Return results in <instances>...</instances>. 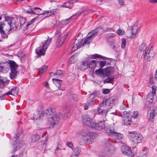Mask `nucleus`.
Returning <instances> with one entry per match:
<instances>
[{
	"instance_id": "nucleus-46",
	"label": "nucleus",
	"mask_w": 157,
	"mask_h": 157,
	"mask_svg": "<svg viewBox=\"0 0 157 157\" xmlns=\"http://www.w3.org/2000/svg\"><path fill=\"white\" fill-rule=\"evenodd\" d=\"M112 68L110 67H108L105 69V72L106 75H109L111 71Z\"/></svg>"
},
{
	"instance_id": "nucleus-50",
	"label": "nucleus",
	"mask_w": 157,
	"mask_h": 157,
	"mask_svg": "<svg viewBox=\"0 0 157 157\" xmlns=\"http://www.w3.org/2000/svg\"><path fill=\"white\" fill-rule=\"evenodd\" d=\"M81 151L80 149L78 147H76L74 150L73 153L78 155L79 154Z\"/></svg>"
},
{
	"instance_id": "nucleus-56",
	"label": "nucleus",
	"mask_w": 157,
	"mask_h": 157,
	"mask_svg": "<svg viewBox=\"0 0 157 157\" xmlns=\"http://www.w3.org/2000/svg\"><path fill=\"white\" fill-rule=\"evenodd\" d=\"M110 89H103L102 90V93L105 94H106L110 91Z\"/></svg>"
},
{
	"instance_id": "nucleus-17",
	"label": "nucleus",
	"mask_w": 157,
	"mask_h": 157,
	"mask_svg": "<svg viewBox=\"0 0 157 157\" xmlns=\"http://www.w3.org/2000/svg\"><path fill=\"white\" fill-rule=\"evenodd\" d=\"M59 10L57 9H53L49 11H44L42 13L43 15H46L45 16L46 17H49L51 15H55L58 13Z\"/></svg>"
},
{
	"instance_id": "nucleus-6",
	"label": "nucleus",
	"mask_w": 157,
	"mask_h": 157,
	"mask_svg": "<svg viewBox=\"0 0 157 157\" xmlns=\"http://www.w3.org/2000/svg\"><path fill=\"white\" fill-rule=\"evenodd\" d=\"M129 138L133 142L137 144L142 142L143 137L140 133L136 132H133L130 133Z\"/></svg>"
},
{
	"instance_id": "nucleus-49",
	"label": "nucleus",
	"mask_w": 157,
	"mask_h": 157,
	"mask_svg": "<svg viewBox=\"0 0 157 157\" xmlns=\"http://www.w3.org/2000/svg\"><path fill=\"white\" fill-rule=\"evenodd\" d=\"M95 73V74H96L98 75H102L103 74V70L100 68L96 70Z\"/></svg>"
},
{
	"instance_id": "nucleus-55",
	"label": "nucleus",
	"mask_w": 157,
	"mask_h": 157,
	"mask_svg": "<svg viewBox=\"0 0 157 157\" xmlns=\"http://www.w3.org/2000/svg\"><path fill=\"white\" fill-rule=\"evenodd\" d=\"M67 146L72 149L74 148V146L73 144L71 142H67L66 143Z\"/></svg>"
},
{
	"instance_id": "nucleus-51",
	"label": "nucleus",
	"mask_w": 157,
	"mask_h": 157,
	"mask_svg": "<svg viewBox=\"0 0 157 157\" xmlns=\"http://www.w3.org/2000/svg\"><path fill=\"white\" fill-rule=\"evenodd\" d=\"M112 148H113V147L111 146L109 144H107L105 147V150L106 151L109 152Z\"/></svg>"
},
{
	"instance_id": "nucleus-2",
	"label": "nucleus",
	"mask_w": 157,
	"mask_h": 157,
	"mask_svg": "<svg viewBox=\"0 0 157 157\" xmlns=\"http://www.w3.org/2000/svg\"><path fill=\"white\" fill-rule=\"evenodd\" d=\"M51 41L52 39L50 38L48 39L45 42L42 43V47H39L35 50L36 53L37 55L41 56H44L45 54V51Z\"/></svg>"
},
{
	"instance_id": "nucleus-47",
	"label": "nucleus",
	"mask_w": 157,
	"mask_h": 157,
	"mask_svg": "<svg viewBox=\"0 0 157 157\" xmlns=\"http://www.w3.org/2000/svg\"><path fill=\"white\" fill-rule=\"evenodd\" d=\"M47 69V67L46 66H43L41 67L39 71L40 74H41V75L43 73L46 71Z\"/></svg>"
},
{
	"instance_id": "nucleus-30",
	"label": "nucleus",
	"mask_w": 157,
	"mask_h": 157,
	"mask_svg": "<svg viewBox=\"0 0 157 157\" xmlns=\"http://www.w3.org/2000/svg\"><path fill=\"white\" fill-rule=\"evenodd\" d=\"M7 64L5 63H0V71L3 73H5L6 69V66Z\"/></svg>"
},
{
	"instance_id": "nucleus-27",
	"label": "nucleus",
	"mask_w": 157,
	"mask_h": 157,
	"mask_svg": "<svg viewBox=\"0 0 157 157\" xmlns=\"http://www.w3.org/2000/svg\"><path fill=\"white\" fill-rule=\"evenodd\" d=\"M132 122V120L131 117H129L127 118L122 119V123L125 125H130Z\"/></svg>"
},
{
	"instance_id": "nucleus-15",
	"label": "nucleus",
	"mask_w": 157,
	"mask_h": 157,
	"mask_svg": "<svg viewBox=\"0 0 157 157\" xmlns=\"http://www.w3.org/2000/svg\"><path fill=\"white\" fill-rule=\"evenodd\" d=\"M4 16L5 21L8 22V23L10 27V29L8 31V32H10L14 28L13 22L15 18L13 17L6 16V14H4Z\"/></svg>"
},
{
	"instance_id": "nucleus-3",
	"label": "nucleus",
	"mask_w": 157,
	"mask_h": 157,
	"mask_svg": "<svg viewBox=\"0 0 157 157\" xmlns=\"http://www.w3.org/2000/svg\"><path fill=\"white\" fill-rule=\"evenodd\" d=\"M8 63L9 65L11 71L10 75L11 79H13L15 78L17 76V73H18V71L17 70L18 66L15 62L11 60H9Z\"/></svg>"
},
{
	"instance_id": "nucleus-1",
	"label": "nucleus",
	"mask_w": 157,
	"mask_h": 157,
	"mask_svg": "<svg viewBox=\"0 0 157 157\" xmlns=\"http://www.w3.org/2000/svg\"><path fill=\"white\" fill-rule=\"evenodd\" d=\"M106 133L115 139L120 140L123 138V135L116 132L113 127L107 126L105 129Z\"/></svg>"
},
{
	"instance_id": "nucleus-5",
	"label": "nucleus",
	"mask_w": 157,
	"mask_h": 157,
	"mask_svg": "<svg viewBox=\"0 0 157 157\" xmlns=\"http://www.w3.org/2000/svg\"><path fill=\"white\" fill-rule=\"evenodd\" d=\"M100 30H102V29L100 27H98L89 32V36L84 40L83 44H89L94 37L97 35L98 33L99 32Z\"/></svg>"
},
{
	"instance_id": "nucleus-9",
	"label": "nucleus",
	"mask_w": 157,
	"mask_h": 157,
	"mask_svg": "<svg viewBox=\"0 0 157 157\" xmlns=\"http://www.w3.org/2000/svg\"><path fill=\"white\" fill-rule=\"evenodd\" d=\"M82 121L84 124L93 128L95 125V123L92 118L89 117L88 116H83L82 117Z\"/></svg>"
},
{
	"instance_id": "nucleus-21",
	"label": "nucleus",
	"mask_w": 157,
	"mask_h": 157,
	"mask_svg": "<svg viewBox=\"0 0 157 157\" xmlns=\"http://www.w3.org/2000/svg\"><path fill=\"white\" fill-rule=\"evenodd\" d=\"M5 25L4 23L0 24V33L2 37L3 38H7L8 33H6L3 30V27Z\"/></svg>"
},
{
	"instance_id": "nucleus-58",
	"label": "nucleus",
	"mask_w": 157,
	"mask_h": 157,
	"mask_svg": "<svg viewBox=\"0 0 157 157\" xmlns=\"http://www.w3.org/2000/svg\"><path fill=\"white\" fill-rule=\"evenodd\" d=\"M12 90H13L11 91V94H12V92L14 94L17 93H18V90L17 88L16 87H14L13 88H12L11 89L10 91H12Z\"/></svg>"
},
{
	"instance_id": "nucleus-12",
	"label": "nucleus",
	"mask_w": 157,
	"mask_h": 157,
	"mask_svg": "<svg viewBox=\"0 0 157 157\" xmlns=\"http://www.w3.org/2000/svg\"><path fill=\"white\" fill-rule=\"evenodd\" d=\"M73 42L74 41V45L73 47L72 50L74 51H76L78 48H80L81 46L84 44H83V40L82 39H80L77 40L76 39L73 40Z\"/></svg>"
},
{
	"instance_id": "nucleus-44",
	"label": "nucleus",
	"mask_w": 157,
	"mask_h": 157,
	"mask_svg": "<svg viewBox=\"0 0 157 157\" xmlns=\"http://www.w3.org/2000/svg\"><path fill=\"white\" fill-rule=\"evenodd\" d=\"M90 11V10L87 9L86 10H84L81 11L79 13H77V14H78V16H79V15H80L82 13V14L83 15H85L87 14Z\"/></svg>"
},
{
	"instance_id": "nucleus-39",
	"label": "nucleus",
	"mask_w": 157,
	"mask_h": 157,
	"mask_svg": "<svg viewBox=\"0 0 157 157\" xmlns=\"http://www.w3.org/2000/svg\"><path fill=\"white\" fill-rule=\"evenodd\" d=\"M12 90V91H9L6 93L5 94L2 95L0 97V98L1 99L5 100L6 98V96L8 95H13L12 94H11V91L13 90Z\"/></svg>"
},
{
	"instance_id": "nucleus-24",
	"label": "nucleus",
	"mask_w": 157,
	"mask_h": 157,
	"mask_svg": "<svg viewBox=\"0 0 157 157\" xmlns=\"http://www.w3.org/2000/svg\"><path fill=\"white\" fill-rule=\"evenodd\" d=\"M78 54L76 53L72 56L70 58L69 61L71 64H72L76 62L78 60Z\"/></svg>"
},
{
	"instance_id": "nucleus-45",
	"label": "nucleus",
	"mask_w": 157,
	"mask_h": 157,
	"mask_svg": "<svg viewBox=\"0 0 157 157\" xmlns=\"http://www.w3.org/2000/svg\"><path fill=\"white\" fill-rule=\"evenodd\" d=\"M74 15L73 16H72L71 17H70V18L67 19L65 20H64L63 21V22L66 25H67V24H68L70 22V20H74V19H75L76 18H73Z\"/></svg>"
},
{
	"instance_id": "nucleus-13",
	"label": "nucleus",
	"mask_w": 157,
	"mask_h": 157,
	"mask_svg": "<svg viewBox=\"0 0 157 157\" xmlns=\"http://www.w3.org/2000/svg\"><path fill=\"white\" fill-rule=\"evenodd\" d=\"M121 150L122 153L125 155L131 157L134 155V154L132 152L131 149L126 145L122 146L121 147Z\"/></svg>"
},
{
	"instance_id": "nucleus-48",
	"label": "nucleus",
	"mask_w": 157,
	"mask_h": 157,
	"mask_svg": "<svg viewBox=\"0 0 157 157\" xmlns=\"http://www.w3.org/2000/svg\"><path fill=\"white\" fill-rule=\"evenodd\" d=\"M106 62L105 61H98L97 62V63H99V67L101 68L105 66Z\"/></svg>"
},
{
	"instance_id": "nucleus-28",
	"label": "nucleus",
	"mask_w": 157,
	"mask_h": 157,
	"mask_svg": "<svg viewBox=\"0 0 157 157\" xmlns=\"http://www.w3.org/2000/svg\"><path fill=\"white\" fill-rule=\"evenodd\" d=\"M55 111L56 110L55 109L52 108H49L45 110L44 113L47 116H49L53 114V113L55 112Z\"/></svg>"
},
{
	"instance_id": "nucleus-41",
	"label": "nucleus",
	"mask_w": 157,
	"mask_h": 157,
	"mask_svg": "<svg viewBox=\"0 0 157 157\" xmlns=\"http://www.w3.org/2000/svg\"><path fill=\"white\" fill-rule=\"evenodd\" d=\"M43 115L41 113L39 112L37 115H35L34 117V119L36 120L40 119L43 116Z\"/></svg>"
},
{
	"instance_id": "nucleus-33",
	"label": "nucleus",
	"mask_w": 157,
	"mask_h": 157,
	"mask_svg": "<svg viewBox=\"0 0 157 157\" xmlns=\"http://www.w3.org/2000/svg\"><path fill=\"white\" fill-rule=\"evenodd\" d=\"M94 102L93 101H91L89 99L88 100L87 103H86L84 106V109L86 110L88 109V106L90 105H94Z\"/></svg>"
},
{
	"instance_id": "nucleus-62",
	"label": "nucleus",
	"mask_w": 157,
	"mask_h": 157,
	"mask_svg": "<svg viewBox=\"0 0 157 157\" xmlns=\"http://www.w3.org/2000/svg\"><path fill=\"white\" fill-rule=\"evenodd\" d=\"M106 101H107V99H104L103 100V101L100 104H99L100 106V107H102L105 103Z\"/></svg>"
},
{
	"instance_id": "nucleus-10",
	"label": "nucleus",
	"mask_w": 157,
	"mask_h": 157,
	"mask_svg": "<svg viewBox=\"0 0 157 157\" xmlns=\"http://www.w3.org/2000/svg\"><path fill=\"white\" fill-rule=\"evenodd\" d=\"M153 46H151L150 47V50L148 49L146 50V52L144 55V59L145 60L150 61L155 56V54L151 49L153 48Z\"/></svg>"
},
{
	"instance_id": "nucleus-18",
	"label": "nucleus",
	"mask_w": 157,
	"mask_h": 157,
	"mask_svg": "<svg viewBox=\"0 0 157 157\" xmlns=\"http://www.w3.org/2000/svg\"><path fill=\"white\" fill-rule=\"evenodd\" d=\"M94 127V128L101 130L104 129L105 127V121H100L97 123H95V125Z\"/></svg>"
},
{
	"instance_id": "nucleus-59",
	"label": "nucleus",
	"mask_w": 157,
	"mask_h": 157,
	"mask_svg": "<svg viewBox=\"0 0 157 157\" xmlns=\"http://www.w3.org/2000/svg\"><path fill=\"white\" fill-rule=\"evenodd\" d=\"M138 115V113L137 111L136 112H134V113H133L132 117L134 118H136Z\"/></svg>"
},
{
	"instance_id": "nucleus-22",
	"label": "nucleus",
	"mask_w": 157,
	"mask_h": 157,
	"mask_svg": "<svg viewBox=\"0 0 157 157\" xmlns=\"http://www.w3.org/2000/svg\"><path fill=\"white\" fill-rule=\"evenodd\" d=\"M149 152V149L145 147L140 153V155L141 157H146L148 155Z\"/></svg>"
},
{
	"instance_id": "nucleus-52",
	"label": "nucleus",
	"mask_w": 157,
	"mask_h": 157,
	"mask_svg": "<svg viewBox=\"0 0 157 157\" xmlns=\"http://www.w3.org/2000/svg\"><path fill=\"white\" fill-rule=\"evenodd\" d=\"M121 47L122 48H124L125 46V44L126 42V40L124 38H123L121 39Z\"/></svg>"
},
{
	"instance_id": "nucleus-34",
	"label": "nucleus",
	"mask_w": 157,
	"mask_h": 157,
	"mask_svg": "<svg viewBox=\"0 0 157 157\" xmlns=\"http://www.w3.org/2000/svg\"><path fill=\"white\" fill-rule=\"evenodd\" d=\"M132 35L136 34L139 31V29L137 26L133 25L132 28Z\"/></svg>"
},
{
	"instance_id": "nucleus-35",
	"label": "nucleus",
	"mask_w": 157,
	"mask_h": 157,
	"mask_svg": "<svg viewBox=\"0 0 157 157\" xmlns=\"http://www.w3.org/2000/svg\"><path fill=\"white\" fill-rule=\"evenodd\" d=\"M121 115L122 119L127 118L130 117V114L129 112L124 111L121 113Z\"/></svg>"
},
{
	"instance_id": "nucleus-7",
	"label": "nucleus",
	"mask_w": 157,
	"mask_h": 157,
	"mask_svg": "<svg viewBox=\"0 0 157 157\" xmlns=\"http://www.w3.org/2000/svg\"><path fill=\"white\" fill-rule=\"evenodd\" d=\"M83 136V139L84 142L90 144L95 138V136L92 132H87L86 133H84L81 134Z\"/></svg>"
},
{
	"instance_id": "nucleus-32",
	"label": "nucleus",
	"mask_w": 157,
	"mask_h": 157,
	"mask_svg": "<svg viewBox=\"0 0 157 157\" xmlns=\"http://www.w3.org/2000/svg\"><path fill=\"white\" fill-rule=\"evenodd\" d=\"M51 74H53L54 77L56 78H59V76L61 77L63 75V71L61 70H57L55 74H54L53 72H51Z\"/></svg>"
},
{
	"instance_id": "nucleus-37",
	"label": "nucleus",
	"mask_w": 157,
	"mask_h": 157,
	"mask_svg": "<svg viewBox=\"0 0 157 157\" xmlns=\"http://www.w3.org/2000/svg\"><path fill=\"white\" fill-rule=\"evenodd\" d=\"M97 93L94 92L90 94L89 99L91 101H93L94 102V99L97 97Z\"/></svg>"
},
{
	"instance_id": "nucleus-14",
	"label": "nucleus",
	"mask_w": 157,
	"mask_h": 157,
	"mask_svg": "<svg viewBox=\"0 0 157 157\" xmlns=\"http://www.w3.org/2000/svg\"><path fill=\"white\" fill-rule=\"evenodd\" d=\"M60 115L59 113H57L53 115L51 118H50V125L53 126L57 122H58L60 119Z\"/></svg>"
},
{
	"instance_id": "nucleus-43",
	"label": "nucleus",
	"mask_w": 157,
	"mask_h": 157,
	"mask_svg": "<svg viewBox=\"0 0 157 157\" xmlns=\"http://www.w3.org/2000/svg\"><path fill=\"white\" fill-rule=\"evenodd\" d=\"M7 80L6 78L0 76V84L7 83Z\"/></svg>"
},
{
	"instance_id": "nucleus-16",
	"label": "nucleus",
	"mask_w": 157,
	"mask_h": 157,
	"mask_svg": "<svg viewBox=\"0 0 157 157\" xmlns=\"http://www.w3.org/2000/svg\"><path fill=\"white\" fill-rule=\"evenodd\" d=\"M67 34H65L63 37H57L56 41V46L57 48L61 47L63 44L64 40L67 37Z\"/></svg>"
},
{
	"instance_id": "nucleus-61",
	"label": "nucleus",
	"mask_w": 157,
	"mask_h": 157,
	"mask_svg": "<svg viewBox=\"0 0 157 157\" xmlns=\"http://www.w3.org/2000/svg\"><path fill=\"white\" fill-rule=\"evenodd\" d=\"M119 4L121 6L124 5V2L123 0H118Z\"/></svg>"
},
{
	"instance_id": "nucleus-42",
	"label": "nucleus",
	"mask_w": 157,
	"mask_h": 157,
	"mask_svg": "<svg viewBox=\"0 0 157 157\" xmlns=\"http://www.w3.org/2000/svg\"><path fill=\"white\" fill-rule=\"evenodd\" d=\"M78 96L76 94H73L71 95V98L74 101H77L78 100Z\"/></svg>"
},
{
	"instance_id": "nucleus-26",
	"label": "nucleus",
	"mask_w": 157,
	"mask_h": 157,
	"mask_svg": "<svg viewBox=\"0 0 157 157\" xmlns=\"http://www.w3.org/2000/svg\"><path fill=\"white\" fill-rule=\"evenodd\" d=\"M109 111L108 109H102L101 108H98L97 109V112L98 114L103 115L104 114V116H105L106 115V113Z\"/></svg>"
},
{
	"instance_id": "nucleus-36",
	"label": "nucleus",
	"mask_w": 157,
	"mask_h": 157,
	"mask_svg": "<svg viewBox=\"0 0 157 157\" xmlns=\"http://www.w3.org/2000/svg\"><path fill=\"white\" fill-rule=\"evenodd\" d=\"M114 81V78H111L110 77L107 78L105 79L104 81V83H113Z\"/></svg>"
},
{
	"instance_id": "nucleus-20",
	"label": "nucleus",
	"mask_w": 157,
	"mask_h": 157,
	"mask_svg": "<svg viewBox=\"0 0 157 157\" xmlns=\"http://www.w3.org/2000/svg\"><path fill=\"white\" fill-rule=\"evenodd\" d=\"M29 10H25L24 12L25 13H28L30 14H36V12L33 11L34 10H41L40 8L35 7L34 8H32L29 6Z\"/></svg>"
},
{
	"instance_id": "nucleus-53",
	"label": "nucleus",
	"mask_w": 157,
	"mask_h": 157,
	"mask_svg": "<svg viewBox=\"0 0 157 157\" xmlns=\"http://www.w3.org/2000/svg\"><path fill=\"white\" fill-rule=\"evenodd\" d=\"M13 22V24L14 25L15 28H17L19 24L18 19H15L14 20Z\"/></svg>"
},
{
	"instance_id": "nucleus-19",
	"label": "nucleus",
	"mask_w": 157,
	"mask_h": 157,
	"mask_svg": "<svg viewBox=\"0 0 157 157\" xmlns=\"http://www.w3.org/2000/svg\"><path fill=\"white\" fill-rule=\"evenodd\" d=\"M52 80L59 90L62 91L65 90V88H61V82L62 81V80L55 78H52Z\"/></svg>"
},
{
	"instance_id": "nucleus-31",
	"label": "nucleus",
	"mask_w": 157,
	"mask_h": 157,
	"mask_svg": "<svg viewBox=\"0 0 157 157\" xmlns=\"http://www.w3.org/2000/svg\"><path fill=\"white\" fill-rule=\"evenodd\" d=\"M88 66L87 65V63L85 61H82L80 65V69L82 71H84L87 68Z\"/></svg>"
},
{
	"instance_id": "nucleus-29",
	"label": "nucleus",
	"mask_w": 157,
	"mask_h": 157,
	"mask_svg": "<svg viewBox=\"0 0 157 157\" xmlns=\"http://www.w3.org/2000/svg\"><path fill=\"white\" fill-rule=\"evenodd\" d=\"M40 138V135L35 134L33 135L31 137V141L34 142L38 141Z\"/></svg>"
},
{
	"instance_id": "nucleus-11",
	"label": "nucleus",
	"mask_w": 157,
	"mask_h": 157,
	"mask_svg": "<svg viewBox=\"0 0 157 157\" xmlns=\"http://www.w3.org/2000/svg\"><path fill=\"white\" fill-rule=\"evenodd\" d=\"M22 132L21 130L19 131L17 133L16 136L14 137V141L13 142V151H16L17 149L19 148V143L20 141L19 137L18 135H21Z\"/></svg>"
},
{
	"instance_id": "nucleus-4",
	"label": "nucleus",
	"mask_w": 157,
	"mask_h": 157,
	"mask_svg": "<svg viewBox=\"0 0 157 157\" xmlns=\"http://www.w3.org/2000/svg\"><path fill=\"white\" fill-rule=\"evenodd\" d=\"M97 58H101L103 59H105L104 58H102V56L98 54L90 55L88 57L86 61L88 67L92 68L96 66L97 63V61L94 60H92V59H96Z\"/></svg>"
},
{
	"instance_id": "nucleus-64",
	"label": "nucleus",
	"mask_w": 157,
	"mask_h": 157,
	"mask_svg": "<svg viewBox=\"0 0 157 157\" xmlns=\"http://www.w3.org/2000/svg\"><path fill=\"white\" fill-rule=\"evenodd\" d=\"M32 23V22L30 21L27 23L26 27V29H28L29 28V26Z\"/></svg>"
},
{
	"instance_id": "nucleus-63",
	"label": "nucleus",
	"mask_w": 157,
	"mask_h": 157,
	"mask_svg": "<svg viewBox=\"0 0 157 157\" xmlns=\"http://www.w3.org/2000/svg\"><path fill=\"white\" fill-rule=\"evenodd\" d=\"M116 36V35L114 34H111L110 35H109L107 36V38L109 39L111 38H113L114 37Z\"/></svg>"
},
{
	"instance_id": "nucleus-54",
	"label": "nucleus",
	"mask_w": 157,
	"mask_h": 157,
	"mask_svg": "<svg viewBox=\"0 0 157 157\" xmlns=\"http://www.w3.org/2000/svg\"><path fill=\"white\" fill-rule=\"evenodd\" d=\"M117 33L119 35H123L124 33V31L121 29H119L117 31Z\"/></svg>"
},
{
	"instance_id": "nucleus-40",
	"label": "nucleus",
	"mask_w": 157,
	"mask_h": 157,
	"mask_svg": "<svg viewBox=\"0 0 157 157\" xmlns=\"http://www.w3.org/2000/svg\"><path fill=\"white\" fill-rule=\"evenodd\" d=\"M19 21L20 24V27L23 26L26 22V19L25 17H21L20 18Z\"/></svg>"
},
{
	"instance_id": "nucleus-23",
	"label": "nucleus",
	"mask_w": 157,
	"mask_h": 157,
	"mask_svg": "<svg viewBox=\"0 0 157 157\" xmlns=\"http://www.w3.org/2000/svg\"><path fill=\"white\" fill-rule=\"evenodd\" d=\"M74 6L73 3L72 2V0L65 2L62 5L63 7L68 8L70 9L72 8Z\"/></svg>"
},
{
	"instance_id": "nucleus-38",
	"label": "nucleus",
	"mask_w": 157,
	"mask_h": 157,
	"mask_svg": "<svg viewBox=\"0 0 157 157\" xmlns=\"http://www.w3.org/2000/svg\"><path fill=\"white\" fill-rule=\"evenodd\" d=\"M139 49L141 51L144 52L147 49V46L145 44L143 43L140 46Z\"/></svg>"
},
{
	"instance_id": "nucleus-57",
	"label": "nucleus",
	"mask_w": 157,
	"mask_h": 157,
	"mask_svg": "<svg viewBox=\"0 0 157 157\" xmlns=\"http://www.w3.org/2000/svg\"><path fill=\"white\" fill-rule=\"evenodd\" d=\"M60 31V30L59 29H58L57 30L56 32L55 35L57 37H61Z\"/></svg>"
},
{
	"instance_id": "nucleus-60",
	"label": "nucleus",
	"mask_w": 157,
	"mask_h": 157,
	"mask_svg": "<svg viewBox=\"0 0 157 157\" xmlns=\"http://www.w3.org/2000/svg\"><path fill=\"white\" fill-rule=\"evenodd\" d=\"M116 102H117V99L116 98L115 99V98H114V99H112V100H111L109 102V103L110 104H112V103L114 104Z\"/></svg>"
},
{
	"instance_id": "nucleus-25",
	"label": "nucleus",
	"mask_w": 157,
	"mask_h": 157,
	"mask_svg": "<svg viewBox=\"0 0 157 157\" xmlns=\"http://www.w3.org/2000/svg\"><path fill=\"white\" fill-rule=\"evenodd\" d=\"M157 114V109L156 107H153V109L151 112L150 113L149 119H152L155 117V116Z\"/></svg>"
},
{
	"instance_id": "nucleus-8",
	"label": "nucleus",
	"mask_w": 157,
	"mask_h": 157,
	"mask_svg": "<svg viewBox=\"0 0 157 157\" xmlns=\"http://www.w3.org/2000/svg\"><path fill=\"white\" fill-rule=\"evenodd\" d=\"M152 91L150 92L147 97L146 100L147 101L150 103L154 102V96H155L156 92L157 87L155 85L151 86Z\"/></svg>"
}]
</instances>
